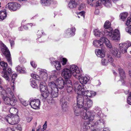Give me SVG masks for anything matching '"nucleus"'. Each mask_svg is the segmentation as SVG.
<instances>
[{"instance_id":"nucleus-1","label":"nucleus","mask_w":131,"mask_h":131,"mask_svg":"<svg viewBox=\"0 0 131 131\" xmlns=\"http://www.w3.org/2000/svg\"><path fill=\"white\" fill-rule=\"evenodd\" d=\"M96 93L91 91H84L82 93V95H79L77 96V104H74L73 109L76 116L81 115V117L84 119H88L89 121L94 120L95 115L94 112L87 111L92 105V102L89 97H92V96L96 95Z\"/></svg>"},{"instance_id":"nucleus-2","label":"nucleus","mask_w":131,"mask_h":131,"mask_svg":"<svg viewBox=\"0 0 131 131\" xmlns=\"http://www.w3.org/2000/svg\"><path fill=\"white\" fill-rule=\"evenodd\" d=\"M111 23L109 21H106L104 25L105 28L104 34L105 36L111 38L112 40L116 41L119 40L120 38V33L119 30L115 29L113 31L111 27Z\"/></svg>"},{"instance_id":"nucleus-3","label":"nucleus","mask_w":131,"mask_h":131,"mask_svg":"<svg viewBox=\"0 0 131 131\" xmlns=\"http://www.w3.org/2000/svg\"><path fill=\"white\" fill-rule=\"evenodd\" d=\"M103 43H104L106 46L110 48L112 47V45L109 41L105 37H102L100 40H95L93 42V44L95 47H102Z\"/></svg>"},{"instance_id":"nucleus-4","label":"nucleus","mask_w":131,"mask_h":131,"mask_svg":"<svg viewBox=\"0 0 131 131\" xmlns=\"http://www.w3.org/2000/svg\"><path fill=\"white\" fill-rule=\"evenodd\" d=\"M1 66L2 67H4L3 68V72L2 74V76L6 81L9 82L10 79L9 76L12 74L11 69L10 68H8L7 70L6 68L7 67V63L4 62L3 61H1L0 62Z\"/></svg>"},{"instance_id":"nucleus-5","label":"nucleus","mask_w":131,"mask_h":131,"mask_svg":"<svg viewBox=\"0 0 131 131\" xmlns=\"http://www.w3.org/2000/svg\"><path fill=\"white\" fill-rule=\"evenodd\" d=\"M48 91L52 97H56L58 95V90L57 85L53 81L49 82L48 83Z\"/></svg>"},{"instance_id":"nucleus-6","label":"nucleus","mask_w":131,"mask_h":131,"mask_svg":"<svg viewBox=\"0 0 131 131\" xmlns=\"http://www.w3.org/2000/svg\"><path fill=\"white\" fill-rule=\"evenodd\" d=\"M69 70L70 71L72 75L75 78L80 79L81 74L80 73L79 69L77 66L74 65H70Z\"/></svg>"},{"instance_id":"nucleus-7","label":"nucleus","mask_w":131,"mask_h":131,"mask_svg":"<svg viewBox=\"0 0 131 131\" xmlns=\"http://www.w3.org/2000/svg\"><path fill=\"white\" fill-rule=\"evenodd\" d=\"M5 119L6 121L9 124L12 125L17 124L19 121V117L17 115L12 117L10 116V115H8L6 117Z\"/></svg>"},{"instance_id":"nucleus-8","label":"nucleus","mask_w":131,"mask_h":131,"mask_svg":"<svg viewBox=\"0 0 131 131\" xmlns=\"http://www.w3.org/2000/svg\"><path fill=\"white\" fill-rule=\"evenodd\" d=\"M3 45V46L1 47L2 52L6 57L9 64L12 65V60L10 52L6 46L4 44Z\"/></svg>"},{"instance_id":"nucleus-9","label":"nucleus","mask_w":131,"mask_h":131,"mask_svg":"<svg viewBox=\"0 0 131 131\" xmlns=\"http://www.w3.org/2000/svg\"><path fill=\"white\" fill-rule=\"evenodd\" d=\"M130 46L131 42L128 41L126 42L120 43L119 45L120 50L123 53H126L127 52V49Z\"/></svg>"},{"instance_id":"nucleus-10","label":"nucleus","mask_w":131,"mask_h":131,"mask_svg":"<svg viewBox=\"0 0 131 131\" xmlns=\"http://www.w3.org/2000/svg\"><path fill=\"white\" fill-rule=\"evenodd\" d=\"M94 0H88V2L90 4ZM96 5L97 6H100L102 3L107 7H110L112 6L111 2L110 0H96Z\"/></svg>"},{"instance_id":"nucleus-11","label":"nucleus","mask_w":131,"mask_h":131,"mask_svg":"<svg viewBox=\"0 0 131 131\" xmlns=\"http://www.w3.org/2000/svg\"><path fill=\"white\" fill-rule=\"evenodd\" d=\"M7 6L10 10L15 11L20 8L21 5L17 3L12 2L8 3Z\"/></svg>"},{"instance_id":"nucleus-12","label":"nucleus","mask_w":131,"mask_h":131,"mask_svg":"<svg viewBox=\"0 0 131 131\" xmlns=\"http://www.w3.org/2000/svg\"><path fill=\"white\" fill-rule=\"evenodd\" d=\"M14 97H12V98L11 99L8 97L4 96L3 97V99L5 104L12 106H14L16 102V100L14 99Z\"/></svg>"},{"instance_id":"nucleus-13","label":"nucleus","mask_w":131,"mask_h":131,"mask_svg":"<svg viewBox=\"0 0 131 131\" xmlns=\"http://www.w3.org/2000/svg\"><path fill=\"white\" fill-rule=\"evenodd\" d=\"M55 84L57 88L60 89L65 88L66 83L65 84L64 81L61 78H59L55 81Z\"/></svg>"},{"instance_id":"nucleus-14","label":"nucleus","mask_w":131,"mask_h":131,"mask_svg":"<svg viewBox=\"0 0 131 131\" xmlns=\"http://www.w3.org/2000/svg\"><path fill=\"white\" fill-rule=\"evenodd\" d=\"M74 86L75 88V90H78L77 92L78 94V96L79 95H82V93L84 91H87L84 89L82 88V87L78 82H76L74 83Z\"/></svg>"},{"instance_id":"nucleus-15","label":"nucleus","mask_w":131,"mask_h":131,"mask_svg":"<svg viewBox=\"0 0 131 131\" xmlns=\"http://www.w3.org/2000/svg\"><path fill=\"white\" fill-rule=\"evenodd\" d=\"M61 75L62 77L65 79L70 78L72 74L69 69H64L62 70Z\"/></svg>"},{"instance_id":"nucleus-16","label":"nucleus","mask_w":131,"mask_h":131,"mask_svg":"<svg viewBox=\"0 0 131 131\" xmlns=\"http://www.w3.org/2000/svg\"><path fill=\"white\" fill-rule=\"evenodd\" d=\"M29 104L32 108L36 109L39 108L40 102L39 99H37L32 101Z\"/></svg>"},{"instance_id":"nucleus-17","label":"nucleus","mask_w":131,"mask_h":131,"mask_svg":"<svg viewBox=\"0 0 131 131\" xmlns=\"http://www.w3.org/2000/svg\"><path fill=\"white\" fill-rule=\"evenodd\" d=\"M1 94L5 95L7 94L8 96L10 97H14V94L12 91L11 89L9 88H7L6 90H4L3 89L0 93Z\"/></svg>"},{"instance_id":"nucleus-18","label":"nucleus","mask_w":131,"mask_h":131,"mask_svg":"<svg viewBox=\"0 0 131 131\" xmlns=\"http://www.w3.org/2000/svg\"><path fill=\"white\" fill-rule=\"evenodd\" d=\"M65 86L66 87H65V89H66L67 92L69 94H71L73 89L71 81L70 80L67 81L66 82Z\"/></svg>"},{"instance_id":"nucleus-19","label":"nucleus","mask_w":131,"mask_h":131,"mask_svg":"<svg viewBox=\"0 0 131 131\" xmlns=\"http://www.w3.org/2000/svg\"><path fill=\"white\" fill-rule=\"evenodd\" d=\"M75 29L74 27H72L67 29L65 33L66 37H70L74 36L75 35Z\"/></svg>"},{"instance_id":"nucleus-20","label":"nucleus","mask_w":131,"mask_h":131,"mask_svg":"<svg viewBox=\"0 0 131 131\" xmlns=\"http://www.w3.org/2000/svg\"><path fill=\"white\" fill-rule=\"evenodd\" d=\"M39 78L44 81L47 80L48 78V74L46 70H41L40 72Z\"/></svg>"},{"instance_id":"nucleus-21","label":"nucleus","mask_w":131,"mask_h":131,"mask_svg":"<svg viewBox=\"0 0 131 131\" xmlns=\"http://www.w3.org/2000/svg\"><path fill=\"white\" fill-rule=\"evenodd\" d=\"M111 51L112 54L115 57L120 58L121 56V53L119 51L117 48L113 47L112 48Z\"/></svg>"},{"instance_id":"nucleus-22","label":"nucleus","mask_w":131,"mask_h":131,"mask_svg":"<svg viewBox=\"0 0 131 131\" xmlns=\"http://www.w3.org/2000/svg\"><path fill=\"white\" fill-rule=\"evenodd\" d=\"M81 75L80 76V79H79L80 82L82 84H85L89 81L90 78L88 76H84L81 77Z\"/></svg>"},{"instance_id":"nucleus-23","label":"nucleus","mask_w":131,"mask_h":131,"mask_svg":"<svg viewBox=\"0 0 131 131\" xmlns=\"http://www.w3.org/2000/svg\"><path fill=\"white\" fill-rule=\"evenodd\" d=\"M95 53L98 57L102 58L105 57V56L104 52L100 49H96L95 50Z\"/></svg>"},{"instance_id":"nucleus-24","label":"nucleus","mask_w":131,"mask_h":131,"mask_svg":"<svg viewBox=\"0 0 131 131\" xmlns=\"http://www.w3.org/2000/svg\"><path fill=\"white\" fill-rule=\"evenodd\" d=\"M46 84L45 81L42 82L40 83V87L41 91L44 92L48 89L49 88L46 86Z\"/></svg>"},{"instance_id":"nucleus-25","label":"nucleus","mask_w":131,"mask_h":131,"mask_svg":"<svg viewBox=\"0 0 131 131\" xmlns=\"http://www.w3.org/2000/svg\"><path fill=\"white\" fill-rule=\"evenodd\" d=\"M77 3L74 0H70L68 4V6L70 8H75L77 5Z\"/></svg>"},{"instance_id":"nucleus-26","label":"nucleus","mask_w":131,"mask_h":131,"mask_svg":"<svg viewBox=\"0 0 131 131\" xmlns=\"http://www.w3.org/2000/svg\"><path fill=\"white\" fill-rule=\"evenodd\" d=\"M7 14L5 10H2L0 11V21H2L5 19L7 17Z\"/></svg>"},{"instance_id":"nucleus-27","label":"nucleus","mask_w":131,"mask_h":131,"mask_svg":"<svg viewBox=\"0 0 131 131\" xmlns=\"http://www.w3.org/2000/svg\"><path fill=\"white\" fill-rule=\"evenodd\" d=\"M92 126L91 124H90L89 122H85L83 125V128L85 130L89 129L90 127Z\"/></svg>"},{"instance_id":"nucleus-28","label":"nucleus","mask_w":131,"mask_h":131,"mask_svg":"<svg viewBox=\"0 0 131 131\" xmlns=\"http://www.w3.org/2000/svg\"><path fill=\"white\" fill-rule=\"evenodd\" d=\"M103 32L102 31V32H100L98 29H96L94 31V35L95 36L100 37L102 36H104L103 37H104L105 36V35L104 34Z\"/></svg>"},{"instance_id":"nucleus-29","label":"nucleus","mask_w":131,"mask_h":131,"mask_svg":"<svg viewBox=\"0 0 131 131\" xmlns=\"http://www.w3.org/2000/svg\"><path fill=\"white\" fill-rule=\"evenodd\" d=\"M54 66L56 69L58 70H59L61 68V65L60 61H55L52 62Z\"/></svg>"},{"instance_id":"nucleus-30","label":"nucleus","mask_w":131,"mask_h":131,"mask_svg":"<svg viewBox=\"0 0 131 131\" xmlns=\"http://www.w3.org/2000/svg\"><path fill=\"white\" fill-rule=\"evenodd\" d=\"M51 3V0H41V3L43 6L49 5Z\"/></svg>"},{"instance_id":"nucleus-31","label":"nucleus","mask_w":131,"mask_h":131,"mask_svg":"<svg viewBox=\"0 0 131 131\" xmlns=\"http://www.w3.org/2000/svg\"><path fill=\"white\" fill-rule=\"evenodd\" d=\"M118 71L121 79L123 80L125 77L124 72L123 69L121 68L118 69Z\"/></svg>"},{"instance_id":"nucleus-32","label":"nucleus","mask_w":131,"mask_h":131,"mask_svg":"<svg viewBox=\"0 0 131 131\" xmlns=\"http://www.w3.org/2000/svg\"><path fill=\"white\" fill-rule=\"evenodd\" d=\"M17 71L19 73H25L26 72L25 69L19 66H18L15 68Z\"/></svg>"},{"instance_id":"nucleus-33","label":"nucleus","mask_w":131,"mask_h":131,"mask_svg":"<svg viewBox=\"0 0 131 131\" xmlns=\"http://www.w3.org/2000/svg\"><path fill=\"white\" fill-rule=\"evenodd\" d=\"M128 15L127 13L125 12L121 13L120 15V17L121 19L123 21H124L127 17Z\"/></svg>"},{"instance_id":"nucleus-34","label":"nucleus","mask_w":131,"mask_h":131,"mask_svg":"<svg viewBox=\"0 0 131 131\" xmlns=\"http://www.w3.org/2000/svg\"><path fill=\"white\" fill-rule=\"evenodd\" d=\"M48 89H47L45 91L43 92L41 95L45 99L48 96L50 93L49 91H48Z\"/></svg>"},{"instance_id":"nucleus-35","label":"nucleus","mask_w":131,"mask_h":131,"mask_svg":"<svg viewBox=\"0 0 131 131\" xmlns=\"http://www.w3.org/2000/svg\"><path fill=\"white\" fill-rule=\"evenodd\" d=\"M62 107L64 111H66L68 107V102H63L62 105Z\"/></svg>"},{"instance_id":"nucleus-36","label":"nucleus","mask_w":131,"mask_h":131,"mask_svg":"<svg viewBox=\"0 0 131 131\" xmlns=\"http://www.w3.org/2000/svg\"><path fill=\"white\" fill-rule=\"evenodd\" d=\"M85 12L84 11H82L79 12L78 15V17L79 18H82L83 20L84 19L85 17Z\"/></svg>"},{"instance_id":"nucleus-37","label":"nucleus","mask_w":131,"mask_h":131,"mask_svg":"<svg viewBox=\"0 0 131 131\" xmlns=\"http://www.w3.org/2000/svg\"><path fill=\"white\" fill-rule=\"evenodd\" d=\"M107 59H106L108 61V62L112 63L113 61V59L111 56L109 54H107Z\"/></svg>"},{"instance_id":"nucleus-38","label":"nucleus","mask_w":131,"mask_h":131,"mask_svg":"<svg viewBox=\"0 0 131 131\" xmlns=\"http://www.w3.org/2000/svg\"><path fill=\"white\" fill-rule=\"evenodd\" d=\"M126 25L127 26H131V17H128L127 18Z\"/></svg>"},{"instance_id":"nucleus-39","label":"nucleus","mask_w":131,"mask_h":131,"mask_svg":"<svg viewBox=\"0 0 131 131\" xmlns=\"http://www.w3.org/2000/svg\"><path fill=\"white\" fill-rule=\"evenodd\" d=\"M21 103L24 106H26L28 104V103L26 101L24 100L23 99L20 100Z\"/></svg>"},{"instance_id":"nucleus-40","label":"nucleus","mask_w":131,"mask_h":131,"mask_svg":"<svg viewBox=\"0 0 131 131\" xmlns=\"http://www.w3.org/2000/svg\"><path fill=\"white\" fill-rule=\"evenodd\" d=\"M30 85L31 86L34 88H36L37 86V84H36L35 81L34 80L32 81L31 82Z\"/></svg>"},{"instance_id":"nucleus-41","label":"nucleus","mask_w":131,"mask_h":131,"mask_svg":"<svg viewBox=\"0 0 131 131\" xmlns=\"http://www.w3.org/2000/svg\"><path fill=\"white\" fill-rule=\"evenodd\" d=\"M31 77L34 79L37 80H39V77L35 74H32L31 75Z\"/></svg>"},{"instance_id":"nucleus-42","label":"nucleus","mask_w":131,"mask_h":131,"mask_svg":"<svg viewBox=\"0 0 131 131\" xmlns=\"http://www.w3.org/2000/svg\"><path fill=\"white\" fill-rule=\"evenodd\" d=\"M101 63L102 65H105L107 64L108 63V62L106 59L104 58L102 60Z\"/></svg>"},{"instance_id":"nucleus-43","label":"nucleus","mask_w":131,"mask_h":131,"mask_svg":"<svg viewBox=\"0 0 131 131\" xmlns=\"http://www.w3.org/2000/svg\"><path fill=\"white\" fill-rule=\"evenodd\" d=\"M104 122L103 119H100L98 120L96 122H95V125H97L99 124H100L101 123L104 124Z\"/></svg>"},{"instance_id":"nucleus-44","label":"nucleus","mask_w":131,"mask_h":131,"mask_svg":"<svg viewBox=\"0 0 131 131\" xmlns=\"http://www.w3.org/2000/svg\"><path fill=\"white\" fill-rule=\"evenodd\" d=\"M127 101L128 103L131 105V92L129 93V96L127 99Z\"/></svg>"},{"instance_id":"nucleus-45","label":"nucleus","mask_w":131,"mask_h":131,"mask_svg":"<svg viewBox=\"0 0 131 131\" xmlns=\"http://www.w3.org/2000/svg\"><path fill=\"white\" fill-rule=\"evenodd\" d=\"M67 61V60L66 59L63 58L62 59V60L61 61L62 64L63 65H65L66 64Z\"/></svg>"},{"instance_id":"nucleus-46","label":"nucleus","mask_w":131,"mask_h":131,"mask_svg":"<svg viewBox=\"0 0 131 131\" xmlns=\"http://www.w3.org/2000/svg\"><path fill=\"white\" fill-rule=\"evenodd\" d=\"M10 85L12 87L13 89L14 90L15 87V83L14 81H11Z\"/></svg>"},{"instance_id":"nucleus-47","label":"nucleus","mask_w":131,"mask_h":131,"mask_svg":"<svg viewBox=\"0 0 131 131\" xmlns=\"http://www.w3.org/2000/svg\"><path fill=\"white\" fill-rule=\"evenodd\" d=\"M17 75L16 74H13L12 76L11 81H15V78L17 77Z\"/></svg>"},{"instance_id":"nucleus-48","label":"nucleus","mask_w":131,"mask_h":131,"mask_svg":"<svg viewBox=\"0 0 131 131\" xmlns=\"http://www.w3.org/2000/svg\"><path fill=\"white\" fill-rule=\"evenodd\" d=\"M126 30L127 32L131 35V28L127 27L126 28Z\"/></svg>"},{"instance_id":"nucleus-49","label":"nucleus","mask_w":131,"mask_h":131,"mask_svg":"<svg viewBox=\"0 0 131 131\" xmlns=\"http://www.w3.org/2000/svg\"><path fill=\"white\" fill-rule=\"evenodd\" d=\"M6 131H21V129L20 130H18L17 129H16L15 130H13L11 128H8L7 129Z\"/></svg>"},{"instance_id":"nucleus-50","label":"nucleus","mask_w":131,"mask_h":131,"mask_svg":"<svg viewBox=\"0 0 131 131\" xmlns=\"http://www.w3.org/2000/svg\"><path fill=\"white\" fill-rule=\"evenodd\" d=\"M30 64L32 67L34 68H36L37 67L36 64L33 61L30 62Z\"/></svg>"},{"instance_id":"nucleus-51","label":"nucleus","mask_w":131,"mask_h":131,"mask_svg":"<svg viewBox=\"0 0 131 131\" xmlns=\"http://www.w3.org/2000/svg\"><path fill=\"white\" fill-rule=\"evenodd\" d=\"M32 24L31 23H29L27 25H25L24 26V29L27 30L28 29V26H29L30 25L31 26V25Z\"/></svg>"},{"instance_id":"nucleus-52","label":"nucleus","mask_w":131,"mask_h":131,"mask_svg":"<svg viewBox=\"0 0 131 131\" xmlns=\"http://www.w3.org/2000/svg\"><path fill=\"white\" fill-rule=\"evenodd\" d=\"M102 113V111L101 110H99V111H97V115H98V117H100Z\"/></svg>"},{"instance_id":"nucleus-53","label":"nucleus","mask_w":131,"mask_h":131,"mask_svg":"<svg viewBox=\"0 0 131 131\" xmlns=\"http://www.w3.org/2000/svg\"><path fill=\"white\" fill-rule=\"evenodd\" d=\"M9 41L10 43L11 46V47H12L14 45V41L13 40H9Z\"/></svg>"},{"instance_id":"nucleus-54","label":"nucleus","mask_w":131,"mask_h":131,"mask_svg":"<svg viewBox=\"0 0 131 131\" xmlns=\"http://www.w3.org/2000/svg\"><path fill=\"white\" fill-rule=\"evenodd\" d=\"M27 122H30L32 119V118L31 117H27Z\"/></svg>"},{"instance_id":"nucleus-55","label":"nucleus","mask_w":131,"mask_h":131,"mask_svg":"<svg viewBox=\"0 0 131 131\" xmlns=\"http://www.w3.org/2000/svg\"><path fill=\"white\" fill-rule=\"evenodd\" d=\"M51 100H50H50H48V99L47 100L48 101V103H51L52 102V98H51Z\"/></svg>"},{"instance_id":"nucleus-56","label":"nucleus","mask_w":131,"mask_h":131,"mask_svg":"<svg viewBox=\"0 0 131 131\" xmlns=\"http://www.w3.org/2000/svg\"><path fill=\"white\" fill-rule=\"evenodd\" d=\"M3 81L2 79L0 77V84H1L3 83Z\"/></svg>"},{"instance_id":"nucleus-57","label":"nucleus","mask_w":131,"mask_h":131,"mask_svg":"<svg viewBox=\"0 0 131 131\" xmlns=\"http://www.w3.org/2000/svg\"><path fill=\"white\" fill-rule=\"evenodd\" d=\"M95 13L96 14H97L99 13V11L98 10H97L95 11Z\"/></svg>"},{"instance_id":"nucleus-58","label":"nucleus","mask_w":131,"mask_h":131,"mask_svg":"<svg viewBox=\"0 0 131 131\" xmlns=\"http://www.w3.org/2000/svg\"><path fill=\"white\" fill-rule=\"evenodd\" d=\"M3 88L1 86H0V93L3 90Z\"/></svg>"},{"instance_id":"nucleus-59","label":"nucleus","mask_w":131,"mask_h":131,"mask_svg":"<svg viewBox=\"0 0 131 131\" xmlns=\"http://www.w3.org/2000/svg\"><path fill=\"white\" fill-rule=\"evenodd\" d=\"M108 129L107 128H105L103 130V131H106V130H107Z\"/></svg>"},{"instance_id":"nucleus-60","label":"nucleus","mask_w":131,"mask_h":131,"mask_svg":"<svg viewBox=\"0 0 131 131\" xmlns=\"http://www.w3.org/2000/svg\"><path fill=\"white\" fill-rule=\"evenodd\" d=\"M46 126H44V125L43 126V128L44 130L46 129Z\"/></svg>"},{"instance_id":"nucleus-61","label":"nucleus","mask_w":131,"mask_h":131,"mask_svg":"<svg viewBox=\"0 0 131 131\" xmlns=\"http://www.w3.org/2000/svg\"><path fill=\"white\" fill-rule=\"evenodd\" d=\"M129 73L130 76V77L131 78V71H129Z\"/></svg>"},{"instance_id":"nucleus-62","label":"nucleus","mask_w":131,"mask_h":131,"mask_svg":"<svg viewBox=\"0 0 131 131\" xmlns=\"http://www.w3.org/2000/svg\"><path fill=\"white\" fill-rule=\"evenodd\" d=\"M14 109H15L14 108H11L10 109V111H12V110H14Z\"/></svg>"},{"instance_id":"nucleus-63","label":"nucleus","mask_w":131,"mask_h":131,"mask_svg":"<svg viewBox=\"0 0 131 131\" xmlns=\"http://www.w3.org/2000/svg\"><path fill=\"white\" fill-rule=\"evenodd\" d=\"M44 126H47V121H46L44 125Z\"/></svg>"},{"instance_id":"nucleus-64","label":"nucleus","mask_w":131,"mask_h":131,"mask_svg":"<svg viewBox=\"0 0 131 131\" xmlns=\"http://www.w3.org/2000/svg\"><path fill=\"white\" fill-rule=\"evenodd\" d=\"M82 7L81 6H80V7L78 8V9L79 10H80L82 8Z\"/></svg>"}]
</instances>
